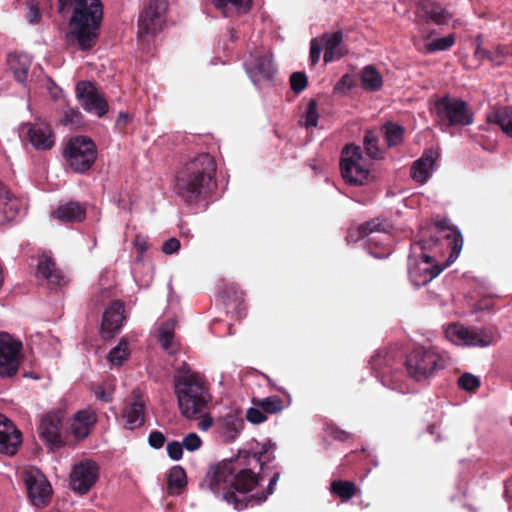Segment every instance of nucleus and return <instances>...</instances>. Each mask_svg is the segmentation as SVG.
Segmentation results:
<instances>
[{
  "instance_id": "3c124183",
  "label": "nucleus",
  "mask_w": 512,
  "mask_h": 512,
  "mask_svg": "<svg viewBox=\"0 0 512 512\" xmlns=\"http://www.w3.org/2000/svg\"><path fill=\"white\" fill-rule=\"evenodd\" d=\"M167 453L175 461L180 460L183 455V445L178 441H172L167 444Z\"/></svg>"
},
{
  "instance_id": "20e7f679",
  "label": "nucleus",
  "mask_w": 512,
  "mask_h": 512,
  "mask_svg": "<svg viewBox=\"0 0 512 512\" xmlns=\"http://www.w3.org/2000/svg\"><path fill=\"white\" fill-rule=\"evenodd\" d=\"M60 11L72 8L69 20L70 35L77 40L82 50L90 49L97 37V30L103 17L100 0H58Z\"/></svg>"
},
{
  "instance_id": "37998d69",
  "label": "nucleus",
  "mask_w": 512,
  "mask_h": 512,
  "mask_svg": "<svg viewBox=\"0 0 512 512\" xmlns=\"http://www.w3.org/2000/svg\"><path fill=\"white\" fill-rule=\"evenodd\" d=\"M359 237H368L375 232H382L384 228L378 219L368 221L360 225L357 229Z\"/></svg>"
},
{
  "instance_id": "f704fd0d",
  "label": "nucleus",
  "mask_w": 512,
  "mask_h": 512,
  "mask_svg": "<svg viewBox=\"0 0 512 512\" xmlns=\"http://www.w3.org/2000/svg\"><path fill=\"white\" fill-rule=\"evenodd\" d=\"M176 324L175 319H169L159 329V342L163 349L170 353L174 352L173 340Z\"/></svg>"
},
{
  "instance_id": "ddd939ff",
  "label": "nucleus",
  "mask_w": 512,
  "mask_h": 512,
  "mask_svg": "<svg viewBox=\"0 0 512 512\" xmlns=\"http://www.w3.org/2000/svg\"><path fill=\"white\" fill-rule=\"evenodd\" d=\"M164 5L158 0L150 1L146 9L140 14L138 23V36L148 39L158 34L164 24Z\"/></svg>"
},
{
  "instance_id": "39448f33",
  "label": "nucleus",
  "mask_w": 512,
  "mask_h": 512,
  "mask_svg": "<svg viewBox=\"0 0 512 512\" xmlns=\"http://www.w3.org/2000/svg\"><path fill=\"white\" fill-rule=\"evenodd\" d=\"M445 365V360L437 351L425 347L413 349L405 360L407 374L418 382L434 376Z\"/></svg>"
},
{
  "instance_id": "e2e57ef3",
  "label": "nucleus",
  "mask_w": 512,
  "mask_h": 512,
  "mask_svg": "<svg viewBox=\"0 0 512 512\" xmlns=\"http://www.w3.org/2000/svg\"><path fill=\"white\" fill-rule=\"evenodd\" d=\"M473 44L475 46V51H478L479 49H483L482 48V44H483L482 36L481 35L476 36Z\"/></svg>"
},
{
  "instance_id": "a19ab883",
  "label": "nucleus",
  "mask_w": 512,
  "mask_h": 512,
  "mask_svg": "<svg viewBox=\"0 0 512 512\" xmlns=\"http://www.w3.org/2000/svg\"><path fill=\"white\" fill-rule=\"evenodd\" d=\"M455 43L454 34H449L442 38H437L425 45L426 53H433L436 51H445L451 48Z\"/></svg>"
},
{
  "instance_id": "393cba45",
  "label": "nucleus",
  "mask_w": 512,
  "mask_h": 512,
  "mask_svg": "<svg viewBox=\"0 0 512 512\" xmlns=\"http://www.w3.org/2000/svg\"><path fill=\"white\" fill-rule=\"evenodd\" d=\"M417 16L426 22L445 25L451 19V14L431 0H422L417 6Z\"/></svg>"
},
{
  "instance_id": "aec40b11",
  "label": "nucleus",
  "mask_w": 512,
  "mask_h": 512,
  "mask_svg": "<svg viewBox=\"0 0 512 512\" xmlns=\"http://www.w3.org/2000/svg\"><path fill=\"white\" fill-rule=\"evenodd\" d=\"M20 444V432L5 415L0 414V453L12 456Z\"/></svg>"
},
{
  "instance_id": "2f4dec72",
  "label": "nucleus",
  "mask_w": 512,
  "mask_h": 512,
  "mask_svg": "<svg viewBox=\"0 0 512 512\" xmlns=\"http://www.w3.org/2000/svg\"><path fill=\"white\" fill-rule=\"evenodd\" d=\"M361 85L365 90L378 91L383 85L382 76L373 66H365L361 71Z\"/></svg>"
},
{
  "instance_id": "cd10ccee",
  "label": "nucleus",
  "mask_w": 512,
  "mask_h": 512,
  "mask_svg": "<svg viewBox=\"0 0 512 512\" xmlns=\"http://www.w3.org/2000/svg\"><path fill=\"white\" fill-rule=\"evenodd\" d=\"M51 216L63 223L81 222L85 219V208L76 202H69L60 205L55 209Z\"/></svg>"
},
{
  "instance_id": "7ed1b4c3",
  "label": "nucleus",
  "mask_w": 512,
  "mask_h": 512,
  "mask_svg": "<svg viewBox=\"0 0 512 512\" xmlns=\"http://www.w3.org/2000/svg\"><path fill=\"white\" fill-rule=\"evenodd\" d=\"M174 391L181 414L194 419L202 414L211 402V394L204 378L183 363L173 377Z\"/></svg>"
},
{
  "instance_id": "f8f14e48",
  "label": "nucleus",
  "mask_w": 512,
  "mask_h": 512,
  "mask_svg": "<svg viewBox=\"0 0 512 512\" xmlns=\"http://www.w3.org/2000/svg\"><path fill=\"white\" fill-rule=\"evenodd\" d=\"M99 478V466L92 460H83L72 467L70 487L80 494H87Z\"/></svg>"
},
{
  "instance_id": "6e6552de",
  "label": "nucleus",
  "mask_w": 512,
  "mask_h": 512,
  "mask_svg": "<svg viewBox=\"0 0 512 512\" xmlns=\"http://www.w3.org/2000/svg\"><path fill=\"white\" fill-rule=\"evenodd\" d=\"M63 156L74 172L85 173L97 159V148L90 138L77 136L68 141Z\"/></svg>"
},
{
  "instance_id": "58836bf2",
  "label": "nucleus",
  "mask_w": 512,
  "mask_h": 512,
  "mask_svg": "<svg viewBox=\"0 0 512 512\" xmlns=\"http://www.w3.org/2000/svg\"><path fill=\"white\" fill-rule=\"evenodd\" d=\"M128 343L122 339L108 354V360L112 365L120 366L128 358Z\"/></svg>"
},
{
  "instance_id": "412c9836",
  "label": "nucleus",
  "mask_w": 512,
  "mask_h": 512,
  "mask_svg": "<svg viewBox=\"0 0 512 512\" xmlns=\"http://www.w3.org/2000/svg\"><path fill=\"white\" fill-rule=\"evenodd\" d=\"M145 400L138 390L132 392V400L129 402L122 413L125 420L124 426L129 430H134L144 424Z\"/></svg>"
},
{
  "instance_id": "f03ea898",
  "label": "nucleus",
  "mask_w": 512,
  "mask_h": 512,
  "mask_svg": "<svg viewBox=\"0 0 512 512\" xmlns=\"http://www.w3.org/2000/svg\"><path fill=\"white\" fill-rule=\"evenodd\" d=\"M216 161L201 153L185 164L176 180V193L186 203H197L207 196L214 185Z\"/></svg>"
},
{
  "instance_id": "4c0bfd02",
  "label": "nucleus",
  "mask_w": 512,
  "mask_h": 512,
  "mask_svg": "<svg viewBox=\"0 0 512 512\" xmlns=\"http://www.w3.org/2000/svg\"><path fill=\"white\" fill-rule=\"evenodd\" d=\"M253 404L260 407L264 413L275 414L283 410V400L279 396H269L263 399H253Z\"/></svg>"
},
{
  "instance_id": "c9c22d12",
  "label": "nucleus",
  "mask_w": 512,
  "mask_h": 512,
  "mask_svg": "<svg viewBox=\"0 0 512 512\" xmlns=\"http://www.w3.org/2000/svg\"><path fill=\"white\" fill-rule=\"evenodd\" d=\"M168 489L171 493L179 492L187 484L186 472L181 466H173L168 474Z\"/></svg>"
},
{
  "instance_id": "9d476101",
  "label": "nucleus",
  "mask_w": 512,
  "mask_h": 512,
  "mask_svg": "<svg viewBox=\"0 0 512 512\" xmlns=\"http://www.w3.org/2000/svg\"><path fill=\"white\" fill-rule=\"evenodd\" d=\"M448 337L458 345L488 347L499 339L493 328L469 329L461 325H452L447 330Z\"/></svg>"
},
{
  "instance_id": "e433bc0d",
  "label": "nucleus",
  "mask_w": 512,
  "mask_h": 512,
  "mask_svg": "<svg viewBox=\"0 0 512 512\" xmlns=\"http://www.w3.org/2000/svg\"><path fill=\"white\" fill-rule=\"evenodd\" d=\"M383 135L388 147H394L402 143L404 130L395 123H386L383 128Z\"/></svg>"
},
{
  "instance_id": "f3484780",
  "label": "nucleus",
  "mask_w": 512,
  "mask_h": 512,
  "mask_svg": "<svg viewBox=\"0 0 512 512\" xmlns=\"http://www.w3.org/2000/svg\"><path fill=\"white\" fill-rule=\"evenodd\" d=\"M441 271L438 265H433L432 256L423 253L421 262L410 263L409 278L414 286L420 287L432 281Z\"/></svg>"
},
{
  "instance_id": "1a4fd4ad",
  "label": "nucleus",
  "mask_w": 512,
  "mask_h": 512,
  "mask_svg": "<svg viewBox=\"0 0 512 512\" xmlns=\"http://www.w3.org/2000/svg\"><path fill=\"white\" fill-rule=\"evenodd\" d=\"M341 174L353 185H364L369 182L370 168L367 165L359 146H347L342 152Z\"/></svg>"
},
{
  "instance_id": "5fc2aeb1",
  "label": "nucleus",
  "mask_w": 512,
  "mask_h": 512,
  "mask_svg": "<svg viewBox=\"0 0 512 512\" xmlns=\"http://www.w3.org/2000/svg\"><path fill=\"white\" fill-rule=\"evenodd\" d=\"M26 18H27L28 22L31 24H36L41 19V14L39 12V8L34 1H30L28 3V11L26 14Z\"/></svg>"
},
{
  "instance_id": "052dcab7",
  "label": "nucleus",
  "mask_w": 512,
  "mask_h": 512,
  "mask_svg": "<svg viewBox=\"0 0 512 512\" xmlns=\"http://www.w3.org/2000/svg\"><path fill=\"white\" fill-rule=\"evenodd\" d=\"M212 425L213 418L208 414L203 415L198 422V428L202 431H207Z\"/></svg>"
},
{
  "instance_id": "13d9d810",
  "label": "nucleus",
  "mask_w": 512,
  "mask_h": 512,
  "mask_svg": "<svg viewBox=\"0 0 512 512\" xmlns=\"http://www.w3.org/2000/svg\"><path fill=\"white\" fill-rule=\"evenodd\" d=\"M93 392L94 396L104 403H109L112 400V393L110 391H106L103 386H97L94 388Z\"/></svg>"
},
{
  "instance_id": "6ab92c4d",
  "label": "nucleus",
  "mask_w": 512,
  "mask_h": 512,
  "mask_svg": "<svg viewBox=\"0 0 512 512\" xmlns=\"http://www.w3.org/2000/svg\"><path fill=\"white\" fill-rule=\"evenodd\" d=\"M36 276L38 279L45 280L52 289L60 288L67 283L63 272L56 267L55 262L47 255L39 257Z\"/></svg>"
},
{
  "instance_id": "ea45409f",
  "label": "nucleus",
  "mask_w": 512,
  "mask_h": 512,
  "mask_svg": "<svg viewBox=\"0 0 512 512\" xmlns=\"http://www.w3.org/2000/svg\"><path fill=\"white\" fill-rule=\"evenodd\" d=\"M364 149L371 159L382 158V151L378 147V139L372 131H367L363 141Z\"/></svg>"
},
{
  "instance_id": "a211bd4d",
  "label": "nucleus",
  "mask_w": 512,
  "mask_h": 512,
  "mask_svg": "<svg viewBox=\"0 0 512 512\" xmlns=\"http://www.w3.org/2000/svg\"><path fill=\"white\" fill-rule=\"evenodd\" d=\"M97 423V413L91 407L77 411L70 421V432L77 440H83Z\"/></svg>"
},
{
  "instance_id": "6e6d98bb",
  "label": "nucleus",
  "mask_w": 512,
  "mask_h": 512,
  "mask_svg": "<svg viewBox=\"0 0 512 512\" xmlns=\"http://www.w3.org/2000/svg\"><path fill=\"white\" fill-rule=\"evenodd\" d=\"M354 86V79L351 75H343L335 86V91L345 92Z\"/></svg>"
},
{
  "instance_id": "0eeeda50",
  "label": "nucleus",
  "mask_w": 512,
  "mask_h": 512,
  "mask_svg": "<svg viewBox=\"0 0 512 512\" xmlns=\"http://www.w3.org/2000/svg\"><path fill=\"white\" fill-rule=\"evenodd\" d=\"M433 112L443 127L467 126L473 123V113L468 104L458 98L444 96L435 101Z\"/></svg>"
},
{
  "instance_id": "c03bdc74",
  "label": "nucleus",
  "mask_w": 512,
  "mask_h": 512,
  "mask_svg": "<svg viewBox=\"0 0 512 512\" xmlns=\"http://www.w3.org/2000/svg\"><path fill=\"white\" fill-rule=\"evenodd\" d=\"M458 384L466 391H474L480 386V380L471 373H464L460 376Z\"/></svg>"
},
{
  "instance_id": "423d86ee",
  "label": "nucleus",
  "mask_w": 512,
  "mask_h": 512,
  "mask_svg": "<svg viewBox=\"0 0 512 512\" xmlns=\"http://www.w3.org/2000/svg\"><path fill=\"white\" fill-rule=\"evenodd\" d=\"M440 239L450 248L448 262L453 263L462 250L463 237L460 231L451 226L448 221H438L432 229L422 235L417 245L424 251L432 250L438 245Z\"/></svg>"
},
{
  "instance_id": "b1692460",
  "label": "nucleus",
  "mask_w": 512,
  "mask_h": 512,
  "mask_svg": "<svg viewBox=\"0 0 512 512\" xmlns=\"http://www.w3.org/2000/svg\"><path fill=\"white\" fill-rule=\"evenodd\" d=\"M244 427V420L240 414L230 412L223 416L217 423L219 437L226 443L233 442Z\"/></svg>"
},
{
  "instance_id": "de8ad7c7",
  "label": "nucleus",
  "mask_w": 512,
  "mask_h": 512,
  "mask_svg": "<svg viewBox=\"0 0 512 512\" xmlns=\"http://www.w3.org/2000/svg\"><path fill=\"white\" fill-rule=\"evenodd\" d=\"M182 445L187 451L194 452L201 447L202 440L196 433H189L183 438Z\"/></svg>"
},
{
  "instance_id": "4d7b16f0",
  "label": "nucleus",
  "mask_w": 512,
  "mask_h": 512,
  "mask_svg": "<svg viewBox=\"0 0 512 512\" xmlns=\"http://www.w3.org/2000/svg\"><path fill=\"white\" fill-rule=\"evenodd\" d=\"M165 436L160 431H152L149 435V445L155 449L161 448L165 443Z\"/></svg>"
},
{
  "instance_id": "c756f323",
  "label": "nucleus",
  "mask_w": 512,
  "mask_h": 512,
  "mask_svg": "<svg viewBox=\"0 0 512 512\" xmlns=\"http://www.w3.org/2000/svg\"><path fill=\"white\" fill-rule=\"evenodd\" d=\"M7 61L15 79L20 83H25L31 66L30 57L26 54L11 53Z\"/></svg>"
},
{
  "instance_id": "c85d7f7f",
  "label": "nucleus",
  "mask_w": 512,
  "mask_h": 512,
  "mask_svg": "<svg viewBox=\"0 0 512 512\" xmlns=\"http://www.w3.org/2000/svg\"><path fill=\"white\" fill-rule=\"evenodd\" d=\"M249 73L254 84H258L262 80H270L275 74L272 59L268 56L257 57Z\"/></svg>"
},
{
  "instance_id": "dca6fc26",
  "label": "nucleus",
  "mask_w": 512,
  "mask_h": 512,
  "mask_svg": "<svg viewBox=\"0 0 512 512\" xmlns=\"http://www.w3.org/2000/svg\"><path fill=\"white\" fill-rule=\"evenodd\" d=\"M62 412L51 411L42 416L38 427L40 436L50 445L60 447L64 444L61 435Z\"/></svg>"
},
{
  "instance_id": "49530a36",
  "label": "nucleus",
  "mask_w": 512,
  "mask_h": 512,
  "mask_svg": "<svg viewBox=\"0 0 512 512\" xmlns=\"http://www.w3.org/2000/svg\"><path fill=\"white\" fill-rule=\"evenodd\" d=\"M307 83V76L303 72H294L290 76L291 89L297 94L307 87Z\"/></svg>"
},
{
  "instance_id": "0e129e2a",
  "label": "nucleus",
  "mask_w": 512,
  "mask_h": 512,
  "mask_svg": "<svg viewBox=\"0 0 512 512\" xmlns=\"http://www.w3.org/2000/svg\"><path fill=\"white\" fill-rule=\"evenodd\" d=\"M128 118H129V115L127 113L120 112L119 116H118V122L123 120L124 123H126V122H128Z\"/></svg>"
},
{
  "instance_id": "7c9ffc66",
  "label": "nucleus",
  "mask_w": 512,
  "mask_h": 512,
  "mask_svg": "<svg viewBox=\"0 0 512 512\" xmlns=\"http://www.w3.org/2000/svg\"><path fill=\"white\" fill-rule=\"evenodd\" d=\"M213 3L226 16L246 14L252 7V0H213Z\"/></svg>"
},
{
  "instance_id": "79ce46f5",
  "label": "nucleus",
  "mask_w": 512,
  "mask_h": 512,
  "mask_svg": "<svg viewBox=\"0 0 512 512\" xmlns=\"http://www.w3.org/2000/svg\"><path fill=\"white\" fill-rule=\"evenodd\" d=\"M474 56L478 60H489L494 65L500 66L504 62V52L498 47L494 52L488 51L486 49H479L478 51H474Z\"/></svg>"
},
{
  "instance_id": "9b49d317",
  "label": "nucleus",
  "mask_w": 512,
  "mask_h": 512,
  "mask_svg": "<svg viewBox=\"0 0 512 512\" xmlns=\"http://www.w3.org/2000/svg\"><path fill=\"white\" fill-rule=\"evenodd\" d=\"M22 343L8 333H0V377L17 374L21 363Z\"/></svg>"
},
{
  "instance_id": "2eb2a0df",
  "label": "nucleus",
  "mask_w": 512,
  "mask_h": 512,
  "mask_svg": "<svg viewBox=\"0 0 512 512\" xmlns=\"http://www.w3.org/2000/svg\"><path fill=\"white\" fill-rule=\"evenodd\" d=\"M76 95L86 111L95 113L98 117H102L107 113L108 103L104 95L91 82H78L76 85Z\"/></svg>"
},
{
  "instance_id": "473e14b6",
  "label": "nucleus",
  "mask_w": 512,
  "mask_h": 512,
  "mask_svg": "<svg viewBox=\"0 0 512 512\" xmlns=\"http://www.w3.org/2000/svg\"><path fill=\"white\" fill-rule=\"evenodd\" d=\"M488 121L501 127L504 133L512 137V109L501 108L488 116Z\"/></svg>"
},
{
  "instance_id": "4468645a",
  "label": "nucleus",
  "mask_w": 512,
  "mask_h": 512,
  "mask_svg": "<svg viewBox=\"0 0 512 512\" xmlns=\"http://www.w3.org/2000/svg\"><path fill=\"white\" fill-rule=\"evenodd\" d=\"M23 480L28 496L33 505L40 507L48 503L52 488L45 475L38 469H29L24 472Z\"/></svg>"
},
{
  "instance_id": "8fccbe9b",
  "label": "nucleus",
  "mask_w": 512,
  "mask_h": 512,
  "mask_svg": "<svg viewBox=\"0 0 512 512\" xmlns=\"http://www.w3.org/2000/svg\"><path fill=\"white\" fill-rule=\"evenodd\" d=\"M246 418L249 422L253 424H260L267 419L265 413L261 410V408L255 405L254 407H251L247 410Z\"/></svg>"
},
{
  "instance_id": "f257e3e1",
  "label": "nucleus",
  "mask_w": 512,
  "mask_h": 512,
  "mask_svg": "<svg viewBox=\"0 0 512 512\" xmlns=\"http://www.w3.org/2000/svg\"><path fill=\"white\" fill-rule=\"evenodd\" d=\"M260 476L250 468L241 467L238 461H228L215 465L204 479L209 490L221 500L241 511L249 505L260 504L273 493L279 474H275L268 483L265 493L248 495L260 481Z\"/></svg>"
},
{
  "instance_id": "bf43d9fd",
  "label": "nucleus",
  "mask_w": 512,
  "mask_h": 512,
  "mask_svg": "<svg viewBox=\"0 0 512 512\" xmlns=\"http://www.w3.org/2000/svg\"><path fill=\"white\" fill-rule=\"evenodd\" d=\"M133 244L140 254H143L145 251H147L149 247L147 240L140 236L135 237Z\"/></svg>"
},
{
  "instance_id": "864d4df0",
  "label": "nucleus",
  "mask_w": 512,
  "mask_h": 512,
  "mask_svg": "<svg viewBox=\"0 0 512 512\" xmlns=\"http://www.w3.org/2000/svg\"><path fill=\"white\" fill-rule=\"evenodd\" d=\"M180 241L175 238V237H172V238H169L168 240H166L163 244H162V252L166 255H172L176 252H178V250L180 249Z\"/></svg>"
},
{
  "instance_id": "72a5a7b5",
  "label": "nucleus",
  "mask_w": 512,
  "mask_h": 512,
  "mask_svg": "<svg viewBox=\"0 0 512 512\" xmlns=\"http://www.w3.org/2000/svg\"><path fill=\"white\" fill-rule=\"evenodd\" d=\"M331 493L337 495L343 502H347L357 494L355 483L346 480H334L330 486Z\"/></svg>"
},
{
  "instance_id": "a878e982",
  "label": "nucleus",
  "mask_w": 512,
  "mask_h": 512,
  "mask_svg": "<svg viewBox=\"0 0 512 512\" xmlns=\"http://www.w3.org/2000/svg\"><path fill=\"white\" fill-rule=\"evenodd\" d=\"M28 140L37 150H49L54 145L51 128L45 123L28 124Z\"/></svg>"
},
{
  "instance_id": "4be33fe9",
  "label": "nucleus",
  "mask_w": 512,
  "mask_h": 512,
  "mask_svg": "<svg viewBox=\"0 0 512 512\" xmlns=\"http://www.w3.org/2000/svg\"><path fill=\"white\" fill-rule=\"evenodd\" d=\"M124 305L116 301L112 303L103 314L101 333L104 338L113 337L122 327L124 322Z\"/></svg>"
},
{
  "instance_id": "603ef678",
  "label": "nucleus",
  "mask_w": 512,
  "mask_h": 512,
  "mask_svg": "<svg viewBox=\"0 0 512 512\" xmlns=\"http://www.w3.org/2000/svg\"><path fill=\"white\" fill-rule=\"evenodd\" d=\"M322 50L323 48L319 40L317 38L312 39L310 42V60L312 65H316L319 62Z\"/></svg>"
},
{
  "instance_id": "09e8293b",
  "label": "nucleus",
  "mask_w": 512,
  "mask_h": 512,
  "mask_svg": "<svg viewBox=\"0 0 512 512\" xmlns=\"http://www.w3.org/2000/svg\"><path fill=\"white\" fill-rule=\"evenodd\" d=\"M273 447V445L270 443V441L265 442L261 450L257 453H254L251 456V459L259 466H262L265 462L270 461V457L266 456L268 454L269 450Z\"/></svg>"
},
{
  "instance_id": "5701e85b",
  "label": "nucleus",
  "mask_w": 512,
  "mask_h": 512,
  "mask_svg": "<svg viewBox=\"0 0 512 512\" xmlns=\"http://www.w3.org/2000/svg\"><path fill=\"white\" fill-rule=\"evenodd\" d=\"M343 41L342 31H335L332 33H324L319 43L322 45L324 50V62L330 63L335 60H339L346 55L347 50L341 45Z\"/></svg>"
},
{
  "instance_id": "680f3d73",
  "label": "nucleus",
  "mask_w": 512,
  "mask_h": 512,
  "mask_svg": "<svg viewBox=\"0 0 512 512\" xmlns=\"http://www.w3.org/2000/svg\"><path fill=\"white\" fill-rule=\"evenodd\" d=\"M330 434L334 439L339 441H346L350 438V433L339 428H331Z\"/></svg>"
},
{
  "instance_id": "bb28decb",
  "label": "nucleus",
  "mask_w": 512,
  "mask_h": 512,
  "mask_svg": "<svg viewBox=\"0 0 512 512\" xmlns=\"http://www.w3.org/2000/svg\"><path fill=\"white\" fill-rule=\"evenodd\" d=\"M438 153L432 149L427 150L411 168L412 178L423 184L431 176Z\"/></svg>"
},
{
  "instance_id": "a18cd8bd",
  "label": "nucleus",
  "mask_w": 512,
  "mask_h": 512,
  "mask_svg": "<svg viewBox=\"0 0 512 512\" xmlns=\"http://www.w3.org/2000/svg\"><path fill=\"white\" fill-rule=\"evenodd\" d=\"M319 114L317 110V102L315 100H310L307 106L306 115H305V126L316 127L318 124Z\"/></svg>"
}]
</instances>
